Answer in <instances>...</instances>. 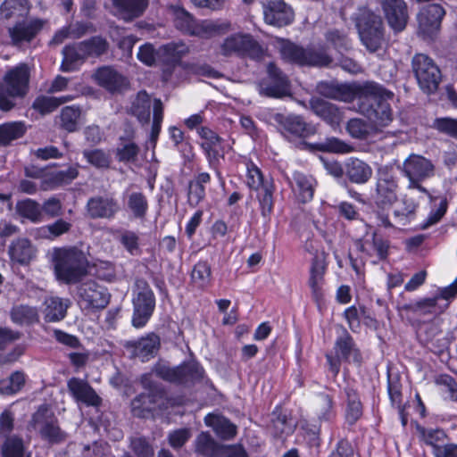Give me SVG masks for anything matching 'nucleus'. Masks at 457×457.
<instances>
[{"instance_id": "obj_1", "label": "nucleus", "mask_w": 457, "mask_h": 457, "mask_svg": "<svg viewBox=\"0 0 457 457\" xmlns=\"http://www.w3.org/2000/svg\"><path fill=\"white\" fill-rule=\"evenodd\" d=\"M51 264L56 280L65 285L79 283L89 267L86 253L74 245L54 248Z\"/></svg>"}, {"instance_id": "obj_2", "label": "nucleus", "mask_w": 457, "mask_h": 457, "mask_svg": "<svg viewBox=\"0 0 457 457\" xmlns=\"http://www.w3.org/2000/svg\"><path fill=\"white\" fill-rule=\"evenodd\" d=\"M353 21L361 44L370 53L380 50L386 44V27L381 16L367 7L354 13Z\"/></svg>"}, {"instance_id": "obj_3", "label": "nucleus", "mask_w": 457, "mask_h": 457, "mask_svg": "<svg viewBox=\"0 0 457 457\" xmlns=\"http://www.w3.org/2000/svg\"><path fill=\"white\" fill-rule=\"evenodd\" d=\"M318 93L327 98L352 102L359 96H390L391 93L376 82H365L364 84H339L337 82H320L317 85Z\"/></svg>"}, {"instance_id": "obj_4", "label": "nucleus", "mask_w": 457, "mask_h": 457, "mask_svg": "<svg viewBox=\"0 0 457 457\" xmlns=\"http://www.w3.org/2000/svg\"><path fill=\"white\" fill-rule=\"evenodd\" d=\"M29 69L27 64L21 63L10 69L0 82V110L8 112L15 103L13 98L24 97L29 91Z\"/></svg>"}, {"instance_id": "obj_5", "label": "nucleus", "mask_w": 457, "mask_h": 457, "mask_svg": "<svg viewBox=\"0 0 457 457\" xmlns=\"http://www.w3.org/2000/svg\"><path fill=\"white\" fill-rule=\"evenodd\" d=\"M132 325L143 328L150 320L154 307L155 297L149 284L144 278H137L133 289Z\"/></svg>"}, {"instance_id": "obj_6", "label": "nucleus", "mask_w": 457, "mask_h": 457, "mask_svg": "<svg viewBox=\"0 0 457 457\" xmlns=\"http://www.w3.org/2000/svg\"><path fill=\"white\" fill-rule=\"evenodd\" d=\"M398 179L387 167L379 168L376 174V183L372 198L378 207L391 206L398 199Z\"/></svg>"}, {"instance_id": "obj_7", "label": "nucleus", "mask_w": 457, "mask_h": 457, "mask_svg": "<svg viewBox=\"0 0 457 457\" xmlns=\"http://www.w3.org/2000/svg\"><path fill=\"white\" fill-rule=\"evenodd\" d=\"M220 54L224 56H249L259 59L263 54L260 44L250 35L237 33L227 37L220 46Z\"/></svg>"}, {"instance_id": "obj_8", "label": "nucleus", "mask_w": 457, "mask_h": 457, "mask_svg": "<svg viewBox=\"0 0 457 457\" xmlns=\"http://www.w3.org/2000/svg\"><path fill=\"white\" fill-rule=\"evenodd\" d=\"M411 66L420 88L428 94L436 91L441 72L434 61L426 54H417L412 58Z\"/></svg>"}, {"instance_id": "obj_9", "label": "nucleus", "mask_w": 457, "mask_h": 457, "mask_svg": "<svg viewBox=\"0 0 457 457\" xmlns=\"http://www.w3.org/2000/svg\"><path fill=\"white\" fill-rule=\"evenodd\" d=\"M30 423L41 438L50 444H59L66 439V433L60 428L56 417L46 406L37 409Z\"/></svg>"}, {"instance_id": "obj_10", "label": "nucleus", "mask_w": 457, "mask_h": 457, "mask_svg": "<svg viewBox=\"0 0 457 457\" xmlns=\"http://www.w3.org/2000/svg\"><path fill=\"white\" fill-rule=\"evenodd\" d=\"M391 93L390 96H359V99L372 98L373 102L369 105L364 103L359 107L360 112L365 115L370 121L377 128H384L388 126L394 120V112L390 104L386 102L387 99H392L394 94Z\"/></svg>"}, {"instance_id": "obj_11", "label": "nucleus", "mask_w": 457, "mask_h": 457, "mask_svg": "<svg viewBox=\"0 0 457 457\" xmlns=\"http://www.w3.org/2000/svg\"><path fill=\"white\" fill-rule=\"evenodd\" d=\"M354 246L358 252L362 253L360 262L350 255L351 265L356 273L361 272L368 257L376 253L378 260H384L387 256L388 242L378 237L376 232H373L370 237L367 236L364 238L355 240Z\"/></svg>"}, {"instance_id": "obj_12", "label": "nucleus", "mask_w": 457, "mask_h": 457, "mask_svg": "<svg viewBox=\"0 0 457 457\" xmlns=\"http://www.w3.org/2000/svg\"><path fill=\"white\" fill-rule=\"evenodd\" d=\"M274 121L278 124V130L288 140L298 138H306L316 133V128L311 123H307L300 115H284L275 113Z\"/></svg>"}, {"instance_id": "obj_13", "label": "nucleus", "mask_w": 457, "mask_h": 457, "mask_svg": "<svg viewBox=\"0 0 457 457\" xmlns=\"http://www.w3.org/2000/svg\"><path fill=\"white\" fill-rule=\"evenodd\" d=\"M267 73V79L259 83L260 95L273 98H282L290 95V81L275 63L268 64Z\"/></svg>"}, {"instance_id": "obj_14", "label": "nucleus", "mask_w": 457, "mask_h": 457, "mask_svg": "<svg viewBox=\"0 0 457 457\" xmlns=\"http://www.w3.org/2000/svg\"><path fill=\"white\" fill-rule=\"evenodd\" d=\"M168 408L167 399L162 390L142 393L131 401V411L138 418H147L154 411Z\"/></svg>"}, {"instance_id": "obj_15", "label": "nucleus", "mask_w": 457, "mask_h": 457, "mask_svg": "<svg viewBox=\"0 0 457 457\" xmlns=\"http://www.w3.org/2000/svg\"><path fill=\"white\" fill-rule=\"evenodd\" d=\"M78 294L86 309H104L111 297L107 289L94 280L80 284Z\"/></svg>"}, {"instance_id": "obj_16", "label": "nucleus", "mask_w": 457, "mask_h": 457, "mask_svg": "<svg viewBox=\"0 0 457 457\" xmlns=\"http://www.w3.org/2000/svg\"><path fill=\"white\" fill-rule=\"evenodd\" d=\"M160 346V338L157 335L150 333L137 340H128L123 343V347L130 358H138L141 361H147L153 358Z\"/></svg>"}, {"instance_id": "obj_17", "label": "nucleus", "mask_w": 457, "mask_h": 457, "mask_svg": "<svg viewBox=\"0 0 457 457\" xmlns=\"http://www.w3.org/2000/svg\"><path fill=\"white\" fill-rule=\"evenodd\" d=\"M379 5L390 28L395 31H403L408 22L409 14L404 0H378Z\"/></svg>"}, {"instance_id": "obj_18", "label": "nucleus", "mask_w": 457, "mask_h": 457, "mask_svg": "<svg viewBox=\"0 0 457 457\" xmlns=\"http://www.w3.org/2000/svg\"><path fill=\"white\" fill-rule=\"evenodd\" d=\"M402 171L408 180L428 179L435 175V165L429 159L411 154L403 161Z\"/></svg>"}, {"instance_id": "obj_19", "label": "nucleus", "mask_w": 457, "mask_h": 457, "mask_svg": "<svg viewBox=\"0 0 457 457\" xmlns=\"http://www.w3.org/2000/svg\"><path fill=\"white\" fill-rule=\"evenodd\" d=\"M263 17L267 24L283 27L294 20V12L284 0H267L263 4Z\"/></svg>"}, {"instance_id": "obj_20", "label": "nucleus", "mask_w": 457, "mask_h": 457, "mask_svg": "<svg viewBox=\"0 0 457 457\" xmlns=\"http://www.w3.org/2000/svg\"><path fill=\"white\" fill-rule=\"evenodd\" d=\"M327 264L323 254H317L312 261L310 268V277L308 279V286L311 288L312 297L318 303L320 304L324 299V285H325V273Z\"/></svg>"}, {"instance_id": "obj_21", "label": "nucleus", "mask_w": 457, "mask_h": 457, "mask_svg": "<svg viewBox=\"0 0 457 457\" xmlns=\"http://www.w3.org/2000/svg\"><path fill=\"white\" fill-rule=\"evenodd\" d=\"M120 206L112 196L91 197L87 204V211L92 219H113L120 212Z\"/></svg>"}, {"instance_id": "obj_22", "label": "nucleus", "mask_w": 457, "mask_h": 457, "mask_svg": "<svg viewBox=\"0 0 457 457\" xmlns=\"http://www.w3.org/2000/svg\"><path fill=\"white\" fill-rule=\"evenodd\" d=\"M445 10L439 4H428L425 5L418 15L420 29L426 35H432L441 24L445 16Z\"/></svg>"}, {"instance_id": "obj_23", "label": "nucleus", "mask_w": 457, "mask_h": 457, "mask_svg": "<svg viewBox=\"0 0 457 457\" xmlns=\"http://www.w3.org/2000/svg\"><path fill=\"white\" fill-rule=\"evenodd\" d=\"M68 390L77 402L85 403L87 406L97 407L101 404L102 399L96 393L87 381L71 378L67 382Z\"/></svg>"}, {"instance_id": "obj_24", "label": "nucleus", "mask_w": 457, "mask_h": 457, "mask_svg": "<svg viewBox=\"0 0 457 457\" xmlns=\"http://www.w3.org/2000/svg\"><path fill=\"white\" fill-rule=\"evenodd\" d=\"M311 110L330 126H338L344 119V112L337 105L320 97L309 101Z\"/></svg>"}, {"instance_id": "obj_25", "label": "nucleus", "mask_w": 457, "mask_h": 457, "mask_svg": "<svg viewBox=\"0 0 457 457\" xmlns=\"http://www.w3.org/2000/svg\"><path fill=\"white\" fill-rule=\"evenodd\" d=\"M114 16L125 21L140 17L148 6V0H112Z\"/></svg>"}, {"instance_id": "obj_26", "label": "nucleus", "mask_w": 457, "mask_h": 457, "mask_svg": "<svg viewBox=\"0 0 457 457\" xmlns=\"http://www.w3.org/2000/svg\"><path fill=\"white\" fill-rule=\"evenodd\" d=\"M93 77L99 86L110 92L120 91L127 86L125 77L110 66L97 69Z\"/></svg>"}, {"instance_id": "obj_27", "label": "nucleus", "mask_w": 457, "mask_h": 457, "mask_svg": "<svg viewBox=\"0 0 457 457\" xmlns=\"http://www.w3.org/2000/svg\"><path fill=\"white\" fill-rule=\"evenodd\" d=\"M62 54L63 58L61 71L63 72H71L77 70L79 65L88 58L82 41L64 46Z\"/></svg>"}, {"instance_id": "obj_28", "label": "nucleus", "mask_w": 457, "mask_h": 457, "mask_svg": "<svg viewBox=\"0 0 457 457\" xmlns=\"http://www.w3.org/2000/svg\"><path fill=\"white\" fill-rule=\"evenodd\" d=\"M123 202L127 211L134 219L144 220L147 214L149 204L146 195L141 191H129L123 193Z\"/></svg>"}, {"instance_id": "obj_29", "label": "nucleus", "mask_w": 457, "mask_h": 457, "mask_svg": "<svg viewBox=\"0 0 457 457\" xmlns=\"http://www.w3.org/2000/svg\"><path fill=\"white\" fill-rule=\"evenodd\" d=\"M346 178L354 184L367 183L372 177V168L365 162L358 158H350L345 164Z\"/></svg>"}, {"instance_id": "obj_30", "label": "nucleus", "mask_w": 457, "mask_h": 457, "mask_svg": "<svg viewBox=\"0 0 457 457\" xmlns=\"http://www.w3.org/2000/svg\"><path fill=\"white\" fill-rule=\"evenodd\" d=\"M197 133L203 139L201 147L204 151L210 164L212 165L221 151L222 138L207 127L199 128Z\"/></svg>"}, {"instance_id": "obj_31", "label": "nucleus", "mask_w": 457, "mask_h": 457, "mask_svg": "<svg viewBox=\"0 0 457 457\" xmlns=\"http://www.w3.org/2000/svg\"><path fill=\"white\" fill-rule=\"evenodd\" d=\"M44 305L45 320L46 322H58L66 317L71 301L58 296H50L45 300Z\"/></svg>"}, {"instance_id": "obj_32", "label": "nucleus", "mask_w": 457, "mask_h": 457, "mask_svg": "<svg viewBox=\"0 0 457 457\" xmlns=\"http://www.w3.org/2000/svg\"><path fill=\"white\" fill-rule=\"evenodd\" d=\"M36 252L32 243L24 237L12 241L8 248L11 260L20 264H28L35 257Z\"/></svg>"}, {"instance_id": "obj_33", "label": "nucleus", "mask_w": 457, "mask_h": 457, "mask_svg": "<svg viewBox=\"0 0 457 457\" xmlns=\"http://www.w3.org/2000/svg\"><path fill=\"white\" fill-rule=\"evenodd\" d=\"M204 423L212 428L220 439L230 440L237 435V426L224 416L210 413L205 416Z\"/></svg>"}, {"instance_id": "obj_34", "label": "nucleus", "mask_w": 457, "mask_h": 457, "mask_svg": "<svg viewBox=\"0 0 457 457\" xmlns=\"http://www.w3.org/2000/svg\"><path fill=\"white\" fill-rule=\"evenodd\" d=\"M189 52L188 46L182 42H171L157 50L158 59L163 63L175 66Z\"/></svg>"}, {"instance_id": "obj_35", "label": "nucleus", "mask_w": 457, "mask_h": 457, "mask_svg": "<svg viewBox=\"0 0 457 457\" xmlns=\"http://www.w3.org/2000/svg\"><path fill=\"white\" fill-rule=\"evenodd\" d=\"M229 23L220 21L204 20L196 21L191 36L201 38H211L223 34L229 29Z\"/></svg>"}, {"instance_id": "obj_36", "label": "nucleus", "mask_w": 457, "mask_h": 457, "mask_svg": "<svg viewBox=\"0 0 457 457\" xmlns=\"http://www.w3.org/2000/svg\"><path fill=\"white\" fill-rule=\"evenodd\" d=\"M335 349L338 357L360 364L361 360V353L356 348L353 337L347 331L345 330L344 334L337 339Z\"/></svg>"}, {"instance_id": "obj_37", "label": "nucleus", "mask_w": 457, "mask_h": 457, "mask_svg": "<svg viewBox=\"0 0 457 457\" xmlns=\"http://www.w3.org/2000/svg\"><path fill=\"white\" fill-rule=\"evenodd\" d=\"M42 23L39 21L30 22H19L9 29L10 37L14 44L23 41H30L41 29Z\"/></svg>"}, {"instance_id": "obj_38", "label": "nucleus", "mask_w": 457, "mask_h": 457, "mask_svg": "<svg viewBox=\"0 0 457 457\" xmlns=\"http://www.w3.org/2000/svg\"><path fill=\"white\" fill-rule=\"evenodd\" d=\"M79 176L77 167H69L65 170L46 173L42 184L45 189H54L62 185L70 184Z\"/></svg>"}, {"instance_id": "obj_39", "label": "nucleus", "mask_w": 457, "mask_h": 457, "mask_svg": "<svg viewBox=\"0 0 457 457\" xmlns=\"http://www.w3.org/2000/svg\"><path fill=\"white\" fill-rule=\"evenodd\" d=\"M293 190L297 194L299 200L303 203L311 201L314 194V179L296 171L293 175Z\"/></svg>"}, {"instance_id": "obj_40", "label": "nucleus", "mask_w": 457, "mask_h": 457, "mask_svg": "<svg viewBox=\"0 0 457 457\" xmlns=\"http://www.w3.org/2000/svg\"><path fill=\"white\" fill-rule=\"evenodd\" d=\"M178 385L189 386L200 381L204 377L203 368L195 361L178 366Z\"/></svg>"}, {"instance_id": "obj_41", "label": "nucleus", "mask_w": 457, "mask_h": 457, "mask_svg": "<svg viewBox=\"0 0 457 457\" xmlns=\"http://www.w3.org/2000/svg\"><path fill=\"white\" fill-rule=\"evenodd\" d=\"M81 108L79 105H69L62 108L59 116L60 128L69 133L75 132L79 128Z\"/></svg>"}, {"instance_id": "obj_42", "label": "nucleus", "mask_w": 457, "mask_h": 457, "mask_svg": "<svg viewBox=\"0 0 457 457\" xmlns=\"http://www.w3.org/2000/svg\"><path fill=\"white\" fill-rule=\"evenodd\" d=\"M419 203L411 195H405L402 204L394 211V218L397 225L405 226L410 223L415 216Z\"/></svg>"}, {"instance_id": "obj_43", "label": "nucleus", "mask_w": 457, "mask_h": 457, "mask_svg": "<svg viewBox=\"0 0 457 457\" xmlns=\"http://www.w3.org/2000/svg\"><path fill=\"white\" fill-rule=\"evenodd\" d=\"M220 445L209 432H201L195 440V452L203 457H217Z\"/></svg>"}, {"instance_id": "obj_44", "label": "nucleus", "mask_w": 457, "mask_h": 457, "mask_svg": "<svg viewBox=\"0 0 457 457\" xmlns=\"http://www.w3.org/2000/svg\"><path fill=\"white\" fill-rule=\"evenodd\" d=\"M278 50L284 61L302 66L304 65L305 48L288 40H281L278 43Z\"/></svg>"}, {"instance_id": "obj_45", "label": "nucleus", "mask_w": 457, "mask_h": 457, "mask_svg": "<svg viewBox=\"0 0 457 457\" xmlns=\"http://www.w3.org/2000/svg\"><path fill=\"white\" fill-rule=\"evenodd\" d=\"M417 432L420 440L432 448V453L448 440L447 434L441 428H427L419 425Z\"/></svg>"}, {"instance_id": "obj_46", "label": "nucleus", "mask_w": 457, "mask_h": 457, "mask_svg": "<svg viewBox=\"0 0 457 457\" xmlns=\"http://www.w3.org/2000/svg\"><path fill=\"white\" fill-rule=\"evenodd\" d=\"M346 409L345 420L350 425L354 424L362 415V404L359 399L357 392L351 388H345Z\"/></svg>"}, {"instance_id": "obj_47", "label": "nucleus", "mask_w": 457, "mask_h": 457, "mask_svg": "<svg viewBox=\"0 0 457 457\" xmlns=\"http://www.w3.org/2000/svg\"><path fill=\"white\" fill-rule=\"evenodd\" d=\"M151 98L145 91H140L132 102L130 112L142 123L150 120Z\"/></svg>"}, {"instance_id": "obj_48", "label": "nucleus", "mask_w": 457, "mask_h": 457, "mask_svg": "<svg viewBox=\"0 0 457 457\" xmlns=\"http://www.w3.org/2000/svg\"><path fill=\"white\" fill-rule=\"evenodd\" d=\"M11 320L18 325H31L38 321L39 316L37 308L20 304L11 310Z\"/></svg>"}, {"instance_id": "obj_49", "label": "nucleus", "mask_w": 457, "mask_h": 457, "mask_svg": "<svg viewBox=\"0 0 457 457\" xmlns=\"http://www.w3.org/2000/svg\"><path fill=\"white\" fill-rule=\"evenodd\" d=\"M16 212L22 218L28 219L33 223L42 221V210L40 204L32 199H24L17 202Z\"/></svg>"}, {"instance_id": "obj_50", "label": "nucleus", "mask_w": 457, "mask_h": 457, "mask_svg": "<svg viewBox=\"0 0 457 457\" xmlns=\"http://www.w3.org/2000/svg\"><path fill=\"white\" fill-rule=\"evenodd\" d=\"M26 132L21 121L6 122L0 125V145H7L12 140L21 137Z\"/></svg>"}, {"instance_id": "obj_51", "label": "nucleus", "mask_w": 457, "mask_h": 457, "mask_svg": "<svg viewBox=\"0 0 457 457\" xmlns=\"http://www.w3.org/2000/svg\"><path fill=\"white\" fill-rule=\"evenodd\" d=\"M25 443L22 437L17 435L7 436L1 445L2 457H23Z\"/></svg>"}, {"instance_id": "obj_52", "label": "nucleus", "mask_w": 457, "mask_h": 457, "mask_svg": "<svg viewBox=\"0 0 457 457\" xmlns=\"http://www.w3.org/2000/svg\"><path fill=\"white\" fill-rule=\"evenodd\" d=\"M25 381V374L16 370L10 377L0 380V394L3 395H15L24 386Z\"/></svg>"}, {"instance_id": "obj_53", "label": "nucleus", "mask_w": 457, "mask_h": 457, "mask_svg": "<svg viewBox=\"0 0 457 457\" xmlns=\"http://www.w3.org/2000/svg\"><path fill=\"white\" fill-rule=\"evenodd\" d=\"M212 270L205 261H199L195 264L191 272V281L198 288L204 289L211 283Z\"/></svg>"}, {"instance_id": "obj_54", "label": "nucleus", "mask_w": 457, "mask_h": 457, "mask_svg": "<svg viewBox=\"0 0 457 457\" xmlns=\"http://www.w3.org/2000/svg\"><path fill=\"white\" fill-rule=\"evenodd\" d=\"M196 21H197L184 8L175 7L173 9L174 25L181 32L191 36Z\"/></svg>"}, {"instance_id": "obj_55", "label": "nucleus", "mask_w": 457, "mask_h": 457, "mask_svg": "<svg viewBox=\"0 0 457 457\" xmlns=\"http://www.w3.org/2000/svg\"><path fill=\"white\" fill-rule=\"evenodd\" d=\"M315 406L319 420L331 421L335 418L333 400L330 395L325 393L319 394L315 400Z\"/></svg>"}, {"instance_id": "obj_56", "label": "nucleus", "mask_w": 457, "mask_h": 457, "mask_svg": "<svg viewBox=\"0 0 457 457\" xmlns=\"http://www.w3.org/2000/svg\"><path fill=\"white\" fill-rule=\"evenodd\" d=\"M304 65L324 67L332 62V58L321 48L308 47L304 53Z\"/></svg>"}, {"instance_id": "obj_57", "label": "nucleus", "mask_w": 457, "mask_h": 457, "mask_svg": "<svg viewBox=\"0 0 457 457\" xmlns=\"http://www.w3.org/2000/svg\"><path fill=\"white\" fill-rule=\"evenodd\" d=\"M29 10L27 0H4L1 4L0 12L5 19L23 15Z\"/></svg>"}, {"instance_id": "obj_58", "label": "nucleus", "mask_w": 457, "mask_h": 457, "mask_svg": "<svg viewBox=\"0 0 457 457\" xmlns=\"http://www.w3.org/2000/svg\"><path fill=\"white\" fill-rule=\"evenodd\" d=\"M272 433L277 437L291 435L295 430V425L285 414H276L271 420Z\"/></svg>"}, {"instance_id": "obj_59", "label": "nucleus", "mask_w": 457, "mask_h": 457, "mask_svg": "<svg viewBox=\"0 0 457 457\" xmlns=\"http://www.w3.org/2000/svg\"><path fill=\"white\" fill-rule=\"evenodd\" d=\"M82 42L88 58L99 57L105 54L109 48L107 40L99 36L92 37Z\"/></svg>"}, {"instance_id": "obj_60", "label": "nucleus", "mask_w": 457, "mask_h": 457, "mask_svg": "<svg viewBox=\"0 0 457 457\" xmlns=\"http://www.w3.org/2000/svg\"><path fill=\"white\" fill-rule=\"evenodd\" d=\"M417 316H424L427 314H438L444 312V310L448 306V303H443V304L437 303V298H425L420 301H417Z\"/></svg>"}, {"instance_id": "obj_61", "label": "nucleus", "mask_w": 457, "mask_h": 457, "mask_svg": "<svg viewBox=\"0 0 457 457\" xmlns=\"http://www.w3.org/2000/svg\"><path fill=\"white\" fill-rule=\"evenodd\" d=\"M83 156L91 165L97 169H108L111 156L102 149L84 150Z\"/></svg>"}, {"instance_id": "obj_62", "label": "nucleus", "mask_w": 457, "mask_h": 457, "mask_svg": "<svg viewBox=\"0 0 457 457\" xmlns=\"http://www.w3.org/2000/svg\"><path fill=\"white\" fill-rule=\"evenodd\" d=\"M346 129L353 137L365 139L370 134L371 126L361 119L354 118L347 122Z\"/></svg>"}, {"instance_id": "obj_63", "label": "nucleus", "mask_w": 457, "mask_h": 457, "mask_svg": "<svg viewBox=\"0 0 457 457\" xmlns=\"http://www.w3.org/2000/svg\"><path fill=\"white\" fill-rule=\"evenodd\" d=\"M436 382L441 386V392L445 395V398L457 401V382L453 377L443 374L436 378Z\"/></svg>"}, {"instance_id": "obj_64", "label": "nucleus", "mask_w": 457, "mask_h": 457, "mask_svg": "<svg viewBox=\"0 0 457 457\" xmlns=\"http://www.w3.org/2000/svg\"><path fill=\"white\" fill-rule=\"evenodd\" d=\"M130 448L137 457H154V448L145 437H131Z\"/></svg>"}]
</instances>
